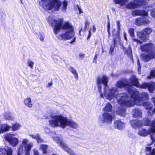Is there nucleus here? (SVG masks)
I'll use <instances>...</instances> for the list:
<instances>
[{
  "mask_svg": "<svg viewBox=\"0 0 155 155\" xmlns=\"http://www.w3.org/2000/svg\"><path fill=\"white\" fill-rule=\"evenodd\" d=\"M97 84L100 93V96L103 98L104 96L110 101L116 99L119 104L116 110L118 115L124 117L126 115L125 107H132L134 105V102L130 101V98L126 94H118L117 90L115 87L108 88L107 85L108 82L107 77L103 76L102 77H98L96 79Z\"/></svg>",
  "mask_w": 155,
  "mask_h": 155,
  "instance_id": "f257e3e1",
  "label": "nucleus"
},
{
  "mask_svg": "<svg viewBox=\"0 0 155 155\" xmlns=\"http://www.w3.org/2000/svg\"><path fill=\"white\" fill-rule=\"evenodd\" d=\"M47 21L49 25L53 27L54 32L57 35L61 29H62V32L60 35L57 36L60 39L63 40H71V43L74 42L76 37L74 36V28L71 24L68 21H66L63 24V18L55 19L51 16H49Z\"/></svg>",
  "mask_w": 155,
  "mask_h": 155,
  "instance_id": "f03ea898",
  "label": "nucleus"
},
{
  "mask_svg": "<svg viewBox=\"0 0 155 155\" xmlns=\"http://www.w3.org/2000/svg\"><path fill=\"white\" fill-rule=\"evenodd\" d=\"M130 84H131L130 79L128 80L127 79H124L118 81L117 86L120 88L124 87L128 91L131 98L130 101H134V105H141L144 101L149 99L148 94L146 92H143L139 94L138 91Z\"/></svg>",
  "mask_w": 155,
  "mask_h": 155,
  "instance_id": "7ed1b4c3",
  "label": "nucleus"
},
{
  "mask_svg": "<svg viewBox=\"0 0 155 155\" xmlns=\"http://www.w3.org/2000/svg\"><path fill=\"white\" fill-rule=\"evenodd\" d=\"M51 118L49 120V125L53 127H60L63 129L66 126L74 129H76L78 127V124L73 120L68 119L63 115L57 114L53 112L49 113Z\"/></svg>",
  "mask_w": 155,
  "mask_h": 155,
  "instance_id": "20e7f679",
  "label": "nucleus"
},
{
  "mask_svg": "<svg viewBox=\"0 0 155 155\" xmlns=\"http://www.w3.org/2000/svg\"><path fill=\"white\" fill-rule=\"evenodd\" d=\"M143 125L145 126H150V128L148 130L144 129L140 130L138 132V134L140 136L145 137L150 134V138L152 140V143L155 141L154 136L155 133V119L151 121L149 119L144 118L143 120Z\"/></svg>",
  "mask_w": 155,
  "mask_h": 155,
  "instance_id": "39448f33",
  "label": "nucleus"
},
{
  "mask_svg": "<svg viewBox=\"0 0 155 155\" xmlns=\"http://www.w3.org/2000/svg\"><path fill=\"white\" fill-rule=\"evenodd\" d=\"M140 49L143 52L147 53V54H141V58L143 60L147 62L152 59H155V48L153 44L149 43L143 45L140 47Z\"/></svg>",
  "mask_w": 155,
  "mask_h": 155,
  "instance_id": "423d86ee",
  "label": "nucleus"
},
{
  "mask_svg": "<svg viewBox=\"0 0 155 155\" xmlns=\"http://www.w3.org/2000/svg\"><path fill=\"white\" fill-rule=\"evenodd\" d=\"M39 4L45 9L49 10L53 9V10L56 11L59 10L61 2L58 0H41Z\"/></svg>",
  "mask_w": 155,
  "mask_h": 155,
  "instance_id": "0eeeda50",
  "label": "nucleus"
},
{
  "mask_svg": "<svg viewBox=\"0 0 155 155\" xmlns=\"http://www.w3.org/2000/svg\"><path fill=\"white\" fill-rule=\"evenodd\" d=\"M33 143L29 142L27 138H24L22 141L21 144L18 147V155H21L25 153V155H30V151L33 146Z\"/></svg>",
  "mask_w": 155,
  "mask_h": 155,
  "instance_id": "6e6552de",
  "label": "nucleus"
},
{
  "mask_svg": "<svg viewBox=\"0 0 155 155\" xmlns=\"http://www.w3.org/2000/svg\"><path fill=\"white\" fill-rule=\"evenodd\" d=\"M130 81L133 85L141 88L145 89L148 88V90L150 92H153L155 90V83L151 82L150 83H144L142 85L139 84L138 79L135 76H132L130 79Z\"/></svg>",
  "mask_w": 155,
  "mask_h": 155,
  "instance_id": "1a4fd4ad",
  "label": "nucleus"
},
{
  "mask_svg": "<svg viewBox=\"0 0 155 155\" xmlns=\"http://www.w3.org/2000/svg\"><path fill=\"white\" fill-rule=\"evenodd\" d=\"M152 29L151 28L147 27L143 29L141 32L137 33L138 37L143 41H146L149 39V35L152 32Z\"/></svg>",
  "mask_w": 155,
  "mask_h": 155,
  "instance_id": "9d476101",
  "label": "nucleus"
},
{
  "mask_svg": "<svg viewBox=\"0 0 155 155\" xmlns=\"http://www.w3.org/2000/svg\"><path fill=\"white\" fill-rule=\"evenodd\" d=\"M15 134L11 133H8L4 135L5 140L13 147L16 146L19 143V140L15 137Z\"/></svg>",
  "mask_w": 155,
  "mask_h": 155,
  "instance_id": "9b49d317",
  "label": "nucleus"
},
{
  "mask_svg": "<svg viewBox=\"0 0 155 155\" xmlns=\"http://www.w3.org/2000/svg\"><path fill=\"white\" fill-rule=\"evenodd\" d=\"M112 120L111 115L108 113L104 112L101 116L98 118V122L102 125L105 122H106L108 124H111Z\"/></svg>",
  "mask_w": 155,
  "mask_h": 155,
  "instance_id": "f8f14e48",
  "label": "nucleus"
},
{
  "mask_svg": "<svg viewBox=\"0 0 155 155\" xmlns=\"http://www.w3.org/2000/svg\"><path fill=\"white\" fill-rule=\"evenodd\" d=\"M147 16H143L137 18L136 20L135 24L138 26L147 25L151 22V21Z\"/></svg>",
  "mask_w": 155,
  "mask_h": 155,
  "instance_id": "ddd939ff",
  "label": "nucleus"
},
{
  "mask_svg": "<svg viewBox=\"0 0 155 155\" xmlns=\"http://www.w3.org/2000/svg\"><path fill=\"white\" fill-rule=\"evenodd\" d=\"M145 109L147 110L148 113L151 115L155 113V108H153V105L149 102L143 103L142 104Z\"/></svg>",
  "mask_w": 155,
  "mask_h": 155,
  "instance_id": "4468645a",
  "label": "nucleus"
},
{
  "mask_svg": "<svg viewBox=\"0 0 155 155\" xmlns=\"http://www.w3.org/2000/svg\"><path fill=\"white\" fill-rule=\"evenodd\" d=\"M131 126L135 129L142 127L143 125L141 121L137 119L131 120L130 122Z\"/></svg>",
  "mask_w": 155,
  "mask_h": 155,
  "instance_id": "2eb2a0df",
  "label": "nucleus"
},
{
  "mask_svg": "<svg viewBox=\"0 0 155 155\" xmlns=\"http://www.w3.org/2000/svg\"><path fill=\"white\" fill-rule=\"evenodd\" d=\"M131 114L133 117L135 118H139L142 117V111L140 109L137 108L133 109Z\"/></svg>",
  "mask_w": 155,
  "mask_h": 155,
  "instance_id": "dca6fc26",
  "label": "nucleus"
},
{
  "mask_svg": "<svg viewBox=\"0 0 155 155\" xmlns=\"http://www.w3.org/2000/svg\"><path fill=\"white\" fill-rule=\"evenodd\" d=\"M12 150L11 148L5 147V148L0 147V155H12Z\"/></svg>",
  "mask_w": 155,
  "mask_h": 155,
  "instance_id": "f3484780",
  "label": "nucleus"
},
{
  "mask_svg": "<svg viewBox=\"0 0 155 155\" xmlns=\"http://www.w3.org/2000/svg\"><path fill=\"white\" fill-rule=\"evenodd\" d=\"M126 124L120 120H118L114 121V126L115 128L122 130L125 128Z\"/></svg>",
  "mask_w": 155,
  "mask_h": 155,
  "instance_id": "a211bd4d",
  "label": "nucleus"
},
{
  "mask_svg": "<svg viewBox=\"0 0 155 155\" xmlns=\"http://www.w3.org/2000/svg\"><path fill=\"white\" fill-rule=\"evenodd\" d=\"M135 8L140 6L146 5L147 2L144 0H133Z\"/></svg>",
  "mask_w": 155,
  "mask_h": 155,
  "instance_id": "6ab92c4d",
  "label": "nucleus"
},
{
  "mask_svg": "<svg viewBox=\"0 0 155 155\" xmlns=\"http://www.w3.org/2000/svg\"><path fill=\"white\" fill-rule=\"evenodd\" d=\"M133 15H141L143 16H147L148 15V12L145 10H136L132 12Z\"/></svg>",
  "mask_w": 155,
  "mask_h": 155,
  "instance_id": "aec40b11",
  "label": "nucleus"
},
{
  "mask_svg": "<svg viewBox=\"0 0 155 155\" xmlns=\"http://www.w3.org/2000/svg\"><path fill=\"white\" fill-rule=\"evenodd\" d=\"M1 133H3L5 132L9 131L11 128V127L6 124H0Z\"/></svg>",
  "mask_w": 155,
  "mask_h": 155,
  "instance_id": "412c9836",
  "label": "nucleus"
},
{
  "mask_svg": "<svg viewBox=\"0 0 155 155\" xmlns=\"http://www.w3.org/2000/svg\"><path fill=\"white\" fill-rule=\"evenodd\" d=\"M128 33L130 35V36L132 37V40L134 42H136L137 43H140L141 41L138 39H135L134 38V29L133 28H130L129 29Z\"/></svg>",
  "mask_w": 155,
  "mask_h": 155,
  "instance_id": "4be33fe9",
  "label": "nucleus"
},
{
  "mask_svg": "<svg viewBox=\"0 0 155 155\" xmlns=\"http://www.w3.org/2000/svg\"><path fill=\"white\" fill-rule=\"evenodd\" d=\"M121 49L124 51L125 54L127 55L131 58H132V50L130 46L128 47L127 49H126L124 46H122Z\"/></svg>",
  "mask_w": 155,
  "mask_h": 155,
  "instance_id": "5701e85b",
  "label": "nucleus"
},
{
  "mask_svg": "<svg viewBox=\"0 0 155 155\" xmlns=\"http://www.w3.org/2000/svg\"><path fill=\"white\" fill-rule=\"evenodd\" d=\"M4 118L7 120H12L14 119L13 114L10 112H5L4 114Z\"/></svg>",
  "mask_w": 155,
  "mask_h": 155,
  "instance_id": "b1692460",
  "label": "nucleus"
},
{
  "mask_svg": "<svg viewBox=\"0 0 155 155\" xmlns=\"http://www.w3.org/2000/svg\"><path fill=\"white\" fill-rule=\"evenodd\" d=\"M155 149L152 150L151 147L148 146L146 147V155H155Z\"/></svg>",
  "mask_w": 155,
  "mask_h": 155,
  "instance_id": "393cba45",
  "label": "nucleus"
},
{
  "mask_svg": "<svg viewBox=\"0 0 155 155\" xmlns=\"http://www.w3.org/2000/svg\"><path fill=\"white\" fill-rule=\"evenodd\" d=\"M29 135L33 139H36L38 143H41L43 142L44 141L41 138L40 135L38 134L37 133L35 134H30Z\"/></svg>",
  "mask_w": 155,
  "mask_h": 155,
  "instance_id": "a878e982",
  "label": "nucleus"
},
{
  "mask_svg": "<svg viewBox=\"0 0 155 155\" xmlns=\"http://www.w3.org/2000/svg\"><path fill=\"white\" fill-rule=\"evenodd\" d=\"M69 70L73 74L74 78L77 80L78 79V73L75 68L71 66L69 68Z\"/></svg>",
  "mask_w": 155,
  "mask_h": 155,
  "instance_id": "bb28decb",
  "label": "nucleus"
},
{
  "mask_svg": "<svg viewBox=\"0 0 155 155\" xmlns=\"http://www.w3.org/2000/svg\"><path fill=\"white\" fill-rule=\"evenodd\" d=\"M24 102L25 104L28 107L31 108L32 107V104L31 103V99L30 97H28L25 99Z\"/></svg>",
  "mask_w": 155,
  "mask_h": 155,
  "instance_id": "cd10ccee",
  "label": "nucleus"
},
{
  "mask_svg": "<svg viewBox=\"0 0 155 155\" xmlns=\"http://www.w3.org/2000/svg\"><path fill=\"white\" fill-rule=\"evenodd\" d=\"M112 106L109 103H107L105 107L104 108V110L105 112L107 113L111 111Z\"/></svg>",
  "mask_w": 155,
  "mask_h": 155,
  "instance_id": "c85d7f7f",
  "label": "nucleus"
},
{
  "mask_svg": "<svg viewBox=\"0 0 155 155\" xmlns=\"http://www.w3.org/2000/svg\"><path fill=\"white\" fill-rule=\"evenodd\" d=\"M11 127V128L12 129V130L15 131L18 130L20 128L21 125L18 123H15L13 124L12 126Z\"/></svg>",
  "mask_w": 155,
  "mask_h": 155,
  "instance_id": "c756f323",
  "label": "nucleus"
},
{
  "mask_svg": "<svg viewBox=\"0 0 155 155\" xmlns=\"http://www.w3.org/2000/svg\"><path fill=\"white\" fill-rule=\"evenodd\" d=\"M128 1L129 0H114V2L116 4H120L121 5H125Z\"/></svg>",
  "mask_w": 155,
  "mask_h": 155,
  "instance_id": "7c9ffc66",
  "label": "nucleus"
},
{
  "mask_svg": "<svg viewBox=\"0 0 155 155\" xmlns=\"http://www.w3.org/2000/svg\"><path fill=\"white\" fill-rule=\"evenodd\" d=\"M68 6L67 2L66 1H64L62 2V6L61 8V9L62 12H65L67 9Z\"/></svg>",
  "mask_w": 155,
  "mask_h": 155,
  "instance_id": "2f4dec72",
  "label": "nucleus"
},
{
  "mask_svg": "<svg viewBox=\"0 0 155 155\" xmlns=\"http://www.w3.org/2000/svg\"><path fill=\"white\" fill-rule=\"evenodd\" d=\"M155 68H154L151 70L150 75L147 77V79H151L153 77H155Z\"/></svg>",
  "mask_w": 155,
  "mask_h": 155,
  "instance_id": "473e14b6",
  "label": "nucleus"
},
{
  "mask_svg": "<svg viewBox=\"0 0 155 155\" xmlns=\"http://www.w3.org/2000/svg\"><path fill=\"white\" fill-rule=\"evenodd\" d=\"M126 8L129 9L135 8L133 0L132 1L130 2L127 4L126 5Z\"/></svg>",
  "mask_w": 155,
  "mask_h": 155,
  "instance_id": "72a5a7b5",
  "label": "nucleus"
},
{
  "mask_svg": "<svg viewBox=\"0 0 155 155\" xmlns=\"http://www.w3.org/2000/svg\"><path fill=\"white\" fill-rule=\"evenodd\" d=\"M113 41L114 44L111 46L109 51V54L111 55H113V53L114 52V49L115 47L114 45L116 44V43L115 38L114 39Z\"/></svg>",
  "mask_w": 155,
  "mask_h": 155,
  "instance_id": "f704fd0d",
  "label": "nucleus"
},
{
  "mask_svg": "<svg viewBox=\"0 0 155 155\" xmlns=\"http://www.w3.org/2000/svg\"><path fill=\"white\" fill-rule=\"evenodd\" d=\"M48 147V146L46 145L41 144L40 146V149L44 153L46 154L47 151L46 149Z\"/></svg>",
  "mask_w": 155,
  "mask_h": 155,
  "instance_id": "c9c22d12",
  "label": "nucleus"
},
{
  "mask_svg": "<svg viewBox=\"0 0 155 155\" xmlns=\"http://www.w3.org/2000/svg\"><path fill=\"white\" fill-rule=\"evenodd\" d=\"M27 64L28 66L30 67L31 68H33L34 63L30 60H28L27 61Z\"/></svg>",
  "mask_w": 155,
  "mask_h": 155,
  "instance_id": "e433bc0d",
  "label": "nucleus"
},
{
  "mask_svg": "<svg viewBox=\"0 0 155 155\" xmlns=\"http://www.w3.org/2000/svg\"><path fill=\"white\" fill-rule=\"evenodd\" d=\"M41 41H43L44 39V35L42 34H39V36H38Z\"/></svg>",
  "mask_w": 155,
  "mask_h": 155,
  "instance_id": "4c0bfd02",
  "label": "nucleus"
},
{
  "mask_svg": "<svg viewBox=\"0 0 155 155\" xmlns=\"http://www.w3.org/2000/svg\"><path fill=\"white\" fill-rule=\"evenodd\" d=\"M151 11L150 14L151 16L154 18L155 19V10L153 9H150Z\"/></svg>",
  "mask_w": 155,
  "mask_h": 155,
  "instance_id": "58836bf2",
  "label": "nucleus"
},
{
  "mask_svg": "<svg viewBox=\"0 0 155 155\" xmlns=\"http://www.w3.org/2000/svg\"><path fill=\"white\" fill-rule=\"evenodd\" d=\"M58 57L56 55H53L52 56V58L53 61L55 62H56L58 61Z\"/></svg>",
  "mask_w": 155,
  "mask_h": 155,
  "instance_id": "ea45409f",
  "label": "nucleus"
},
{
  "mask_svg": "<svg viewBox=\"0 0 155 155\" xmlns=\"http://www.w3.org/2000/svg\"><path fill=\"white\" fill-rule=\"evenodd\" d=\"M137 64L138 65V71L139 72L140 71L141 67L140 63L139 62V59H138L137 60Z\"/></svg>",
  "mask_w": 155,
  "mask_h": 155,
  "instance_id": "a19ab883",
  "label": "nucleus"
},
{
  "mask_svg": "<svg viewBox=\"0 0 155 155\" xmlns=\"http://www.w3.org/2000/svg\"><path fill=\"white\" fill-rule=\"evenodd\" d=\"M145 7L146 8H152L153 9V5H148L146 6H145Z\"/></svg>",
  "mask_w": 155,
  "mask_h": 155,
  "instance_id": "79ce46f5",
  "label": "nucleus"
},
{
  "mask_svg": "<svg viewBox=\"0 0 155 155\" xmlns=\"http://www.w3.org/2000/svg\"><path fill=\"white\" fill-rule=\"evenodd\" d=\"M44 130L45 131L46 133H48L50 131V129L47 127H45L44 128Z\"/></svg>",
  "mask_w": 155,
  "mask_h": 155,
  "instance_id": "37998d69",
  "label": "nucleus"
},
{
  "mask_svg": "<svg viewBox=\"0 0 155 155\" xmlns=\"http://www.w3.org/2000/svg\"><path fill=\"white\" fill-rule=\"evenodd\" d=\"M34 155H39L38 151L35 149H34Z\"/></svg>",
  "mask_w": 155,
  "mask_h": 155,
  "instance_id": "c03bdc74",
  "label": "nucleus"
},
{
  "mask_svg": "<svg viewBox=\"0 0 155 155\" xmlns=\"http://www.w3.org/2000/svg\"><path fill=\"white\" fill-rule=\"evenodd\" d=\"M91 29H90L89 31V35L88 36V37L87 38V39L88 40L90 38V37H91Z\"/></svg>",
  "mask_w": 155,
  "mask_h": 155,
  "instance_id": "a18cd8bd",
  "label": "nucleus"
},
{
  "mask_svg": "<svg viewBox=\"0 0 155 155\" xmlns=\"http://www.w3.org/2000/svg\"><path fill=\"white\" fill-rule=\"evenodd\" d=\"M79 56L80 58H83L84 57V54L82 53H80L79 54Z\"/></svg>",
  "mask_w": 155,
  "mask_h": 155,
  "instance_id": "49530a36",
  "label": "nucleus"
},
{
  "mask_svg": "<svg viewBox=\"0 0 155 155\" xmlns=\"http://www.w3.org/2000/svg\"><path fill=\"white\" fill-rule=\"evenodd\" d=\"M110 22H109L108 23V24H107V28H108L107 31L109 33V31L110 30Z\"/></svg>",
  "mask_w": 155,
  "mask_h": 155,
  "instance_id": "de8ad7c7",
  "label": "nucleus"
},
{
  "mask_svg": "<svg viewBox=\"0 0 155 155\" xmlns=\"http://www.w3.org/2000/svg\"><path fill=\"white\" fill-rule=\"evenodd\" d=\"M152 101L153 102L154 105L155 106V97H153L152 99Z\"/></svg>",
  "mask_w": 155,
  "mask_h": 155,
  "instance_id": "09e8293b",
  "label": "nucleus"
},
{
  "mask_svg": "<svg viewBox=\"0 0 155 155\" xmlns=\"http://www.w3.org/2000/svg\"><path fill=\"white\" fill-rule=\"evenodd\" d=\"M96 30V28L94 26H93V28L92 29V31L93 32H95Z\"/></svg>",
  "mask_w": 155,
  "mask_h": 155,
  "instance_id": "8fccbe9b",
  "label": "nucleus"
},
{
  "mask_svg": "<svg viewBox=\"0 0 155 155\" xmlns=\"http://www.w3.org/2000/svg\"><path fill=\"white\" fill-rule=\"evenodd\" d=\"M89 23V22L88 21H87L85 22V27H87V25H88Z\"/></svg>",
  "mask_w": 155,
  "mask_h": 155,
  "instance_id": "3c124183",
  "label": "nucleus"
},
{
  "mask_svg": "<svg viewBox=\"0 0 155 155\" xmlns=\"http://www.w3.org/2000/svg\"><path fill=\"white\" fill-rule=\"evenodd\" d=\"M52 82L49 83L48 84V85L47 86V87H51L52 85Z\"/></svg>",
  "mask_w": 155,
  "mask_h": 155,
  "instance_id": "603ef678",
  "label": "nucleus"
},
{
  "mask_svg": "<svg viewBox=\"0 0 155 155\" xmlns=\"http://www.w3.org/2000/svg\"><path fill=\"white\" fill-rule=\"evenodd\" d=\"M120 25L117 26V29L118 30V31H120Z\"/></svg>",
  "mask_w": 155,
  "mask_h": 155,
  "instance_id": "864d4df0",
  "label": "nucleus"
},
{
  "mask_svg": "<svg viewBox=\"0 0 155 155\" xmlns=\"http://www.w3.org/2000/svg\"><path fill=\"white\" fill-rule=\"evenodd\" d=\"M124 37L125 40L127 41V38L126 37V34L125 33H124Z\"/></svg>",
  "mask_w": 155,
  "mask_h": 155,
  "instance_id": "5fc2aeb1",
  "label": "nucleus"
},
{
  "mask_svg": "<svg viewBox=\"0 0 155 155\" xmlns=\"http://www.w3.org/2000/svg\"><path fill=\"white\" fill-rule=\"evenodd\" d=\"M117 26L120 25V22L119 21H117Z\"/></svg>",
  "mask_w": 155,
  "mask_h": 155,
  "instance_id": "6e6d98bb",
  "label": "nucleus"
},
{
  "mask_svg": "<svg viewBox=\"0 0 155 155\" xmlns=\"http://www.w3.org/2000/svg\"><path fill=\"white\" fill-rule=\"evenodd\" d=\"M79 8V13H82V12L81 11V9L79 8Z\"/></svg>",
  "mask_w": 155,
  "mask_h": 155,
  "instance_id": "4d7b16f0",
  "label": "nucleus"
},
{
  "mask_svg": "<svg viewBox=\"0 0 155 155\" xmlns=\"http://www.w3.org/2000/svg\"><path fill=\"white\" fill-rule=\"evenodd\" d=\"M97 58V54H95V57L94 58V60H95V59H96Z\"/></svg>",
  "mask_w": 155,
  "mask_h": 155,
  "instance_id": "13d9d810",
  "label": "nucleus"
},
{
  "mask_svg": "<svg viewBox=\"0 0 155 155\" xmlns=\"http://www.w3.org/2000/svg\"><path fill=\"white\" fill-rule=\"evenodd\" d=\"M20 0V1H21V4H23V2H22V0Z\"/></svg>",
  "mask_w": 155,
  "mask_h": 155,
  "instance_id": "bf43d9fd",
  "label": "nucleus"
},
{
  "mask_svg": "<svg viewBox=\"0 0 155 155\" xmlns=\"http://www.w3.org/2000/svg\"><path fill=\"white\" fill-rule=\"evenodd\" d=\"M113 35L114 36V33H113Z\"/></svg>",
  "mask_w": 155,
  "mask_h": 155,
  "instance_id": "052dcab7",
  "label": "nucleus"
}]
</instances>
